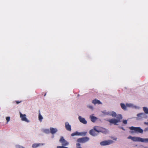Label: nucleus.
I'll list each match as a JSON object with an SVG mask.
<instances>
[{"label":"nucleus","mask_w":148,"mask_h":148,"mask_svg":"<svg viewBox=\"0 0 148 148\" xmlns=\"http://www.w3.org/2000/svg\"><path fill=\"white\" fill-rule=\"evenodd\" d=\"M121 106L122 109L125 110H126L127 106L124 104L123 103H121L120 104Z\"/></svg>","instance_id":"21"},{"label":"nucleus","mask_w":148,"mask_h":148,"mask_svg":"<svg viewBox=\"0 0 148 148\" xmlns=\"http://www.w3.org/2000/svg\"><path fill=\"white\" fill-rule=\"evenodd\" d=\"M6 119L7 121V123H8L10 121V117L9 116L7 117Z\"/></svg>","instance_id":"27"},{"label":"nucleus","mask_w":148,"mask_h":148,"mask_svg":"<svg viewBox=\"0 0 148 148\" xmlns=\"http://www.w3.org/2000/svg\"><path fill=\"white\" fill-rule=\"evenodd\" d=\"M50 133L52 134H56L58 131V129L56 128L51 127L50 128Z\"/></svg>","instance_id":"14"},{"label":"nucleus","mask_w":148,"mask_h":148,"mask_svg":"<svg viewBox=\"0 0 148 148\" xmlns=\"http://www.w3.org/2000/svg\"><path fill=\"white\" fill-rule=\"evenodd\" d=\"M20 102H18V101L16 102V103H20Z\"/></svg>","instance_id":"35"},{"label":"nucleus","mask_w":148,"mask_h":148,"mask_svg":"<svg viewBox=\"0 0 148 148\" xmlns=\"http://www.w3.org/2000/svg\"><path fill=\"white\" fill-rule=\"evenodd\" d=\"M117 119L113 118L110 119H108L107 121L110 123L113 124L115 125H118L117 123L121 121V120L122 119L123 117L120 114L116 115Z\"/></svg>","instance_id":"1"},{"label":"nucleus","mask_w":148,"mask_h":148,"mask_svg":"<svg viewBox=\"0 0 148 148\" xmlns=\"http://www.w3.org/2000/svg\"><path fill=\"white\" fill-rule=\"evenodd\" d=\"M42 131L46 134H49L50 133V130L48 129H42Z\"/></svg>","instance_id":"20"},{"label":"nucleus","mask_w":148,"mask_h":148,"mask_svg":"<svg viewBox=\"0 0 148 148\" xmlns=\"http://www.w3.org/2000/svg\"><path fill=\"white\" fill-rule=\"evenodd\" d=\"M43 119V117L41 115L40 112L38 114V119L40 121H41L42 119Z\"/></svg>","instance_id":"25"},{"label":"nucleus","mask_w":148,"mask_h":148,"mask_svg":"<svg viewBox=\"0 0 148 148\" xmlns=\"http://www.w3.org/2000/svg\"><path fill=\"white\" fill-rule=\"evenodd\" d=\"M123 123L124 124H127V121L126 120H123L122 121Z\"/></svg>","instance_id":"29"},{"label":"nucleus","mask_w":148,"mask_h":148,"mask_svg":"<svg viewBox=\"0 0 148 148\" xmlns=\"http://www.w3.org/2000/svg\"><path fill=\"white\" fill-rule=\"evenodd\" d=\"M44 145V143H34L32 145V147L33 148H36L38 147L42 146Z\"/></svg>","instance_id":"17"},{"label":"nucleus","mask_w":148,"mask_h":148,"mask_svg":"<svg viewBox=\"0 0 148 148\" xmlns=\"http://www.w3.org/2000/svg\"><path fill=\"white\" fill-rule=\"evenodd\" d=\"M57 148H68L67 147H64L63 146H57Z\"/></svg>","instance_id":"30"},{"label":"nucleus","mask_w":148,"mask_h":148,"mask_svg":"<svg viewBox=\"0 0 148 148\" xmlns=\"http://www.w3.org/2000/svg\"><path fill=\"white\" fill-rule=\"evenodd\" d=\"M137 120H142L143 118H146V115L143 113H141L137 114Z\"/></svg>","instance_id":"7"},{"label":"nucleus","mask_w":148,"mask_h":148,"mask_svg":"<svg viewBox=\"0 0 148 148\" xmlns=\"http://www.w3.org/2000/svg\"><path fill=\"white\" fill-rule=\"evenodd\" d=\"M96 131L94 129V128L93 129L90 130L89 131V134H90L93 136H95L97 135V134L96 133Z\"/></svg>","instance_id":"16"},{"label":"nucleus","mask_w":148,"mask_h":148,"mask_svg":"<svg viewBox=\"0 0 148 148\" xmlns=\"http://www.w3.org/2000/svg\"><path fill=\"white\" fill-rule=\"evenodd\" d=\"M113 143V140H109L102 141L100 143V144L101 146H104L112 144Z\"/></svg>","instance_id":"3"},{"label":"nucleus","mask_w":148,"mask_h":148,"mask_svg":"<svg viewBox=\"0 0 148 148\" xmlns=\"http://www.w3.org/2000/svg\"><path fill=\"white\" fill-rule=\"evenodd\" d=\"M71 135L72 136H80V132H75L71 134Z\"/></svg>","instance_id":"22"},{"label":"nucleus","mask_w":148,"mask_h":148,"mask_svg":"<svg viewBox=\"0 0 148 148\" xmlns=\"http://www.w3.org/2000/svg\"><path fill=\"white\" fill-rule=\"evenodd\" d=\"M20 117L21 119V120L27 123H29L30 121L27 118V116L25 114H23L21 112H19Z\"/></svg>","instance_id":"6"},{"label":"nucleus","mask_w":148,"mask_h":148,"mask_svg":"<svg viewBox=\"0 0 148 148\" xmlns=\"http://www.w3.org/2000/svg\"><path fill=\"white\" fill-rule=\"evenodd\" d=\"M139 137H132L131 136H129L128 137V139H131L134 141H139Z\"/></svg>","instance_id":"12"},{"label":"nucleus","mask_w":148,"mask_h":148,"mask_svg":"<svg viewBox=\"0 0 148 148\" xmlns=\"http://www.w3.org/2000/svg\"><path fill=\"white\" fill-rule=\"evenodd\" d=\"M87 108L90 109L92 110H93L94 109V107L93 106L90 105H88L87 106Z\"/></svg>","instance_id":"24"},{"label":"nucleus","mask_w":148,"mask_h":148,"mask_svg":"<svg viewBox=\"0 0 148 148\" xmlns=\"http://www.w3.org/2000/svg\"><path fill=\"white\" fill-rule=\"evenodd\" d=\"M139 141L145 143H148V138H144L139 137Z\"/></svg>","instance_id":"18"},{"label":"nucleus","mask_w":148,"mask_h":148,"mask_svg":"<svg viewBox=\"0 0 148 148\" xmlns=\"http://www.w3.org/2000/svg\"><path fill=\"white\" fill-rule=\"evenodd\" d=\"M92 103L94 105H96V104L99 105V104H102V103L100 101L96 99H95L93 100L92 101Z\"/></svg>","instance_id":"13"},{"label":"nucleus","mask_w":148,"mask_h":148,"mask_svg":"<svg viewBox=\"0 0 148 148\" xmlns=\"http://www.w3.org/2000/svg\"><path fill=\"white\" fill-rule=\"evenodd\" d=\"M90 118L92 122H95L97 120V118L93 116L92 115H91L90 116Z\"/></svg>","instance_id":"19"},{"label":"nucleus","mask_w":148,"mask_h":148,"mask_svg":"<svg viewBox=\"0 0 148 148\" xmlns=\"http://www.w3.org/2000/svg\"><path fill=\"white\" fill-rule=\"evenodd\" d=\"M130 130H134V132H131V133L134 132H138L141 133H142L143 132V130L140 127H129Z\"/></svg>","instance_id":"5"},{"label":"nucleus","mask_w":148,"mask_h":148,"mask_svg":"<svg viewBox=\"0 0 148 148\" xmlns=\"http://www.w3.org/2000/svg\"><path fill=\"white\" fill-rule=\"evenodd\" d=\"M87 133V132H80V136H85Z\"/></svg>","instance_id":"26"},{"label":"nucleus","mask_w":148,"mask_h":148,"mask_svg":"<svg viewBox=\"0 0 148 148\" xmlns=\"http://www.w3.org/2000/svg\"><path fill=\"white\" fill-rule=\"evenodd\" d=\"M121 128L123 130H125V129L123 127H121Z\"/></svg>","instance_id":"34"},{"label":"nucleus","mask_w":148,"mask_h":148,"mask_svg":"<svg viewBox=\"0 0 148 148\" xmlns=\"http://www.w3.org/2000/svg\"><path fill=\"white\" fill-rule=\"evenodd\" d=\"M144 123H145V124L148 125V122H145Z\"/></svg>","instance_id":"33"},{"label":"nucleus","mask_w":148,"mask_h":148,"mask_svg":"<svg viewBox=\"0 0 148 148\" xmlns=\"http://www.w3.org/2000/svg\"><path fill=\"white\" fill-rule=\"evenodd\" d=\"M102 113L104 114L111 116L113 117H115L116 116V113L112 111H104Z\"/></svg>","instance_id":"4"},{"label":"nucleus","mask_w":148,"mask_h":148,"mask_svg":"<svg viewBox=\"0 0 148 148\" xmlns=\"http://www.w3.org/2000/svg\"><path fill=\"white\" fill-rule=\"evenodd\" d=\"M65 128L68 131H71V125L68 122H66L65 123Z\"/></svg>","instance_id":"15"},{"label":"nucleus","mask_w":148,"mask_h":148,"mask_svg":"<svg viewBox=\"0 0 148 148\" xmlns=\"http://www.w3.org/2000/svg\"><path fill=\"white\" fill-rule=\"evenodd\" d=\"M78 119L80 122L84 124H86L87 123V121L85 119L81 116H79L78 117Z\"/></svg>","instance_id":"10"},{"label":"nucleus","mask_w":148,"mask_h":148,"mask_svg":"<svg viewBox=\"0 0 148 148\" xmlns=\"http://www.w3.org/2000/svg\"><path fill=\"white\" fill-rule=\"evenodd\" d=\"M126 106L127 107L130 108H135L136 109L139 108V107L138 106H136L134 104L131 103H127L126 104Z\"/></svg>","instance_id":"11"},{"label":"nucleus","mask_w":148,"mask_h":148,"mask_svg":"<svg viewBox=\"0 0 148 148\" xmlns=\"http://www.w3.org/2000/svg\"><path fill=\"white\" fill-rule=\"evenodd\" d=\"M94 129L97 132L106 133L108 132V130L105 128L100 127H94Z\"/></svg>","instance_id":"2"},{"label":"nucleus","mask_w":148,"mask_h":148,"mask_svg":"<svg viewBox=\"0 0 148 148\" xmlns=\"http://www.w3.org/2000/svg\"><path fill=\"white\" fill-rule=\"evenodd\" d=\"M89 140V138L88 137H85L83 138H79L77 139V141L80 143H84Z\"/></svg>","instance_id":"9"},{"label":"nucleus","mask_w":148,"mask_h":148,"mask_svg":"<svg viewBox=\"0 0 148 148\" xmlns=\"http://www.w3.org/2000/svg\"><path fill=\"white\" fill-rule=\"evenodd\" d=\"M54 136H53H53H52V138H54Z\"/></svg>","instance_id":"36"},{"label":"nucleus","mask_w":148,"mask_h":148,"mask_svg":"<svg viewBox=\"0 0 148 148\" xmlns=\"http://www.w3.org/2000/svg\"><path fill=\"white\" fill-rule=\"evenodd\" d=\"M113 139L115 140V141H116L117 140V138H113Z\"/></svg>","instance_id":"32"},{"label":"nucleus","mask_w":148,"mask_h":148,"mask_svg":"<svg viewBox=\"0 0 148 148\" xmlns=\"http://www.w3.org/2000/svg\"><path fill=\"white\" fill-rule=\"evenodd\" d=\"M143 110L146 114H148V108L146 107H143Z\"/></svg>","instance_id":"23"},{"label":"nucleus","mask_w":148,"mask_h":148,"mask_svg":"<svg viewBox=\"0 0 148 148\" xmlns=\"http://www.w3.org/2000/svg\"><path fill=\"white\" fill-rule=\"evenodd\" d=\"M16 148H25L23 146L19 145H16Z\"/></svg>","instance_id":"28"},{"label":"nucleus","mask_w":148,"mask_h":148,"mask_svg":"<svg viewBox=\"0 0 148 148\" xmlns=\"http://www.w3.org/2000/svg\"><path fill=\"white\" fill-rule=\"evenodd\" d=\"M77 148H81L80 146V144L79 143H77Z\"/></svg>","instance_id":"31"},{"label":"nucleus","mask_w":148,"mask_h":148,"mask_svg":"<svg viewBox=\"0 0 148 148\" xmlns=\"http://www.w3.org/2000/svg\"><path fill=\"white\" fill-rule=\"evenodd\" d=\"M59 141L62 145L66 146L69 144V143L62 136L61 137Z\"/></svg>","instance_id":"8"}]
</instances>
